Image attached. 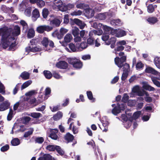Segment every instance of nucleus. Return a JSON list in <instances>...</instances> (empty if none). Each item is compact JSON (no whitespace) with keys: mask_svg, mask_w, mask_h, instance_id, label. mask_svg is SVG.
<instances>
[{"mask_svg":"<svg viewBox=\"0 0 160 160\" xmlns=\"http://www.w3.org/2000/svg\"><path fill=\"white\" fill-rule=\"evenodd\" d=\"M45 3L42 0H38L37 3L38 6L40 7H42L44 6Z\"/></svg>","mask_w":160,"mask_h":160,"instance_id":"nucleus-57","label":"nucleus"},{"mask_svg":"<svg viewBox=\"0 0 160 160\" xmlns=\"http://www.w3.org/2000/svg\"><path fill=\"white\" fill-rule=\"evenodd\" d=\"M118 107L119 109L122 110H124L126 108V106L125 104H122L121 105L118 104Z\"/></svg>","mask_w":160,"mask_h":160,"instance_id":"nucleus-63","label":"nucleus"},{"mask_svg":"<svg viewBox=\"0 0 160 160\" xmlns=\"http://www.w3.org/2000/svg\"><path fill=\"white\" fill-rule=\"evenodd\" d=\"M33 131V129L32 128H30L29 130L25 132L24 133V137L26 138L29 136V135H31Z\"/></svg>","mask_w":160,"mask_h":160,"instance_id":"nucleus-42","label":"nucleus"},{"mask_svg":"<svg viewBox=\"0 0 160 160\" xmlns=\"http://www.w3.org/2000/svg\"><path fill=\"white\" fill-rule=\"evenodd\" d=\"M20 23L23 27V29L25 30V32H26L28 29V26L27 23L24 20H21Z\"/></svg>","mask_w":160,"mask_h":160,"instance_id":"nucleus-24","label":"nucleus"},{"mask_svg":"<svg viewBox=\"0 0 160 160\" xmlns=\"http://www.w3.org/2000/svg\"><path fill=\"white\" fill-rule=\"evenodd\" d=\"M145 72L147 73H151L155 75L158 74V73L154 69L150 67H148L146 68L145 70Z\"/></svg>","mask_w":160,"mask_h":160,"instance_id":"nucleus-13","label":"nucleus"},{"mask_svg":"<svg viewBox=\"0 0 160 160\" xmlns=\"http://www.w3.org/2000/svg\"><path fill=\"white\" fill-rule=\"evenodd\" d=\"M56 151L58 152V153L61 155L62 156L63 155L64 152V151H63L60 148V147L58 146H56Z\"/></svg>","mask_w":160,"mask_h":160,"instance_id":"nucleus-48","label":"nucleus"},{"mask_svg":"<svg viewBox=\"0 0 160 160\" xmlns=\"http://www.w3.org/2000/svg\"><path fill=\"white\" fill-rule=\"evenodd\" d=\"M129 99V96L127 94L125 93L123 95V96L122 99V101L124 102H126Z\"/></svg>","mask_w":160,"mask_h":160,"instance_id":"nucleus-58","label":"nucleus"},{"mask_svg":"<svg viewBox=\"0 0 160 160\" xmlns=\"http://www.w3.org/2000/svg\"><path fill=\"white\" fill-rule=\"evenodd\" d=\"M54 4L58 7L59 10L62 12L67 11V8L66 6L63 4L61 0H56L54 1Z\"/></svg>","mask_w":160,"mask_h":160,"instance_id":"nucleus-5","label":"nucleus"},{"mask_svg":"<svg viewBox=\"0 0 160 160\" xmlns=\"http://www.w3.org/2000/svg\"><path fill=\"white\" fill-rule=\"evenodd\" d=\"M40 14L39 10L36 8L33 10L32 12V17L34 21H35L39 17Z\"/></svg>","mask_w":160,"mask_h":160,"instance_id":"nucleus-10","label":"nucleus"},{"mask_svg":"<svg viewBox=\"0 0 160 160\" xmlns=\"http://www.w3.org/2000/svg\"><path fill=\"white\" fill-rule=\"evenodd\" d=\"M39 49L36 47L29 46L26 48V51L28 52H35L39 51Z\"/></svg>","mask_w":160,"mask_h":160,"instance_id":"nucleus-15","label":"nucleus"},{"mask_svg":"<svg viewBox=\"0 0 160 160\" xmlns=\"http://www.w3.org/2000/svg\"><path fill=\"white\" fill-rule=\"evenodd\" d=\"M78 59L75 58H69L68 59V62L70 64H72L74 66V64L77 62Z\"/></svg>","mask_w":160,"mask_h":160,"instance_id":"nucleus-29","label":"nucleus"},{"mask_svg":"<svg viewBox=\"0 0 160 160\" xmlns=\"http://www.w3.org/2000/svg\"><path fill=\"white\" fill-rule=\"evenodd\" d=\"M36 93V92L34 90H32L25 93L26 96H31L33 95Z\"/></svg>","mask_w":160,"mask_h":160,"instance_id":"nucleus-64","label":"nucleus"},{"mask_svg":"<svg viewBox=\"0 0 160 160\" xmlns=\"http://www.w3.org/2000/svg\"><path fill=\"white\" fill-rule=\"evenodd\" d=\"M30 116L34 118H38L41 116V114L40 113L33 112L31 114Z\"/></svg>","mask_w":160,"mask_h":160,"instance_id":"nucleus-43","label":"nucleus"},{"mask_svg":"<svg viewBox=\"0 0 160 160\" xmlns=\"http://www.w3.org/2000/svg\"><path fill=\"white\" fill-rule=\"evenodd\" d=\"M79 30L77 27H75L72 28V32L74 37L78 36L79 33Z\"/></svg>","mask_w":160,"mask_h":160,"instance_id":"nucleus-22","label":"nucleus"},{"mask_svg":"<svg viewBox=\"0 0 160 160\" xmlns=\"http://www.w3.org/2000/svg\"><path fill=\"white\" fill-rule=\"evenodd\" d=\"M42 101V100H41L38 102H37L36 99L35 98H33L31 99L30 102L31 104H33L35 105H36Z\"/></svg>","mask_w":160,"mask_h":160,"instance_id":"nucleus-53","label":"nucleus"},{"mask_svg":"<svg viewBox=\"0 0 160 160\" xmlns=\"http://www.w3.org/2000/svg\"><path fill=\"white\" fill-rule=\"evenodd\" d=\"M76 7L79 9L86 10L88 8V6L83 3H80L76 5Z\"/></svg>","mask_w":160,"mask_h":160,"instance_id":"nucleus-18","label":"nucleus"},{"mask_svg":"<svg viewBox=\"0 0 160 160\" xmlns=\"http://www.w3.org/2000/svg\"><path fill=\"white\" fill-rule=\"evenodd\" d=\"M43 153H41V156L43 155L44 160H51V157L49 154H45L43 155Z\"/></svg>","mask_w":160,"mask_h":160,"instance_id":"nucleus-56","label":"nucleus"},{"mask_svg":"<svg viewBox=\"0 0 160 160\" xmlns=\"http://www.w3.org/2000/svg\"><path fill=\"white\" fill-rule=\"evenodd\" d=\"M72 39V37L71 34H67L64 37V40L66 42H69Z\"/></svg>","mask_w":160,"mask_h":160,"instance_id":"nucleus-19","label":"nucleus"},{"mask_svg":"<svg viewBox=\"0 0 160 160\" xmlns=\"http://www.w3.org/2000/svg\"><path fill=\"white\" fill-rule=\"evenodd\" d=\"M62 116V112H58L57 113L55 114L53 117V119L55 121H57L61 118Z\"/></svg>","mask_w":160,"mask_h":160,"instance_id":"nucleus-21","label":"nucleus"},{"mask_svg":"<svg viewBox=\"0 0 160 160\" xmlns=\"http://www.w3.org/2000/svg\"><path fill=\"white\" fill-rule=\"evenodd\" d=\"M144 66V64L141 61L138 62L136 64L137 69H142Z\"/></svg>","mask_w":160,"mask_h":160,"instance_id":"nucleus-38","label":"nucleus"},{"mask_svg":"<svg viewBox=\"0 0 160 160\" xmlns=\"http://www.w3.org/2000/svg\"><path fill=\"white\" fill-rule=\"evenodd\" d=\"M102 28L105 31L107 32H108V33H110V32L112 28L106 25H103L102 26Z\"/></svg>","mask_w":160,"mask_h":160,"instance_id":"nucleus-59","label":"nucleus"},{"mask_svg":"<svg viewBox=\"0 0 160 160\" xmlns=\"http://www.w3.org/2000/svg\"><path fill=\"white\" fill-rule=\"evenodd\" d=\"M50 24L51 25L56 27H58L60 26L61 22L62 19L60 17H57L55 18L52 20H49Z\"/></svg>","mask_w":160,"mask_h":160,"instance_id":"nucleus-6","label":"nucleus"},{"mask_svg":"<svg viewBox=\"0 0 160 160\" xmlns=\"http://www.w3.org/2000/svg\"><path fill=\"white\" fill-rule=\"evenodd\" d=\"M42 43L45 48H46L45 49L47 51L50 50L54 46L53 42L51 41H49L48 38H43Z\"/></svg>","mask_w":160,"mask_h":160,"instance_id":"nucleus-4","label":"nucleus"},{"mask_svg":"<svg viewBox=\"0 0 160 160\" xmlns=\"http://www.w3.org/2000/svg\"><path fill=\"white\" fill-rule=\"evenodd\" d=\"M148 11L149 13L152 12L154 10V7L152 4L149 5L148 7Z\"/></svg>","mask_w":160,"mask_h":160,"instance_id":"nucleus-50","label":"nucleus"},{"mask_svg":"<svg viewBox=\"0 0 160 160\" xmlns=\"http://www.w3.org/2000/svg\"><path fill=\"white\" fill-rule=\"evenodd\" d=\"M82 63L80 62L79 60L78 59L77 62H76L74 64L73 67L76 68H79L82 67Z\"/></svg>","mask_w":160,"mask_h":160,"instance_id":"nucleus-36","label":"nucleus"},{"mask_svg":"<svg viewBox=\"0 0 160 160\" xmlns=\"http://www.w3.org/2000/svg\"><path fill=\"white\" fill-rule=\"evenodd\" d=\"M138 95L139 96H143L144 95L148 96V92L143 90H141L140 89L137 93Z\"/></svg>","mask_w":160,"mask_h":160,"instance_id":"nucleus-31","label":"nucleus"},{"mask_svg":"<svg viewBox=\"0 0 160 160\" xmlns=\"http://www.w3.org/2000/svg\"><path fill=\"white\" fill-rule=\"evenodd\" d=\"M88 34V31H85L84 30H82L80 31V35L81 38H83L86 39L87 37H86V35Z\"/></svg>","mask_w":160,"mask_h":160,"instance_id":"nucleus-37","label":"nucleus"},{"mask_svg":"<svg viewBox=\"0 0 160 160\" xmlns=\"http://www.w3.org/2000/svg\"><path fill=\"white\" fill-rule=\"evenodd\" d=\"M73 22L81 29H83L86 25V24L84 22H82L78 18L74 19Z\"/></svg>","mask_w":160,"mask_h":160,"instance_id":"nucleus-7","label":"nucleus"},{"mask_svg":"<svg viewBox=\"0 0 160 160\" xmlns=\"http://www.w3.org/2000/svg\"><path fill=\"white\" fill-rule=\"evenodd\" d=\"M11 143L13 146H17L20 143V141L18 138H15L11 141Z\"/></svg>","mask_w":160,"mask_h":160,"instance_id":"nucleus-33","label":"nucleus"},{"mask_svg":"<svg viewBox=\"0 0 160 160\" xmlns=\"http://www.w3.org/2000/svg\"><path fill=\"white\" fill-rule=\"evenodd\" d=\"M35 35V32L32 28H30L29 30L28 33V36L29 38H33Z\"/></svg>","mask_w":160,"mask_h":160,"instance_id":"nucleus-27","label":"nucleus"},{"mask_svg":"<svg viewBox=\"0 0 160 160\" xmlns=\"http://www.w3.org/2000/svg\"><path fill=\"white\" fill-rule=\"evenodd\" d=\"M116 38L113 37L111 38L109 41L106 42V44L107 45H109L111 43H115L116 41Z\"/></svg>","mask_w":160,"mask_h":160,"instance_id":"nucleus-45","label":"nucleus"},{"mask_svg":"<svg viewBox=\"0 0 160 160\" xmlns=\"http://www.w3.org/2000/svg\"><path fill=\"white\" fill-rule=\"evenodd\" d=\"M56 66L58 68L66 69L68 66V64L65 61H62L57 63Z\"/></svg>","mask_w":160,"mask_h":160,"instance_id":"nucleus-9","label":"nucleus"},{"mask_svg":"<svg viewBox=\"0 0 160 160\" xmlns=\"http://www.w3.org/2000/svg\"><path fill=\"white\" fill-rule=\"evenodd\" d=\"M4 29L5 30V31L7 32V31H8L9 33L10 34V36L14 38V39L12 40L10 42V44L9 45L10 48H11L12 47L15 46V44L13 43V42H15V38H14V36H17L20 34V28L18 26H14L12 34L11 32L12 30L11 28H9L7 30H6L5 28H4Z\"/></svg>","mask_w":160,"mask_h":160,"instance_id":"nucleus-2","label":"nucleus"},{"mask_svg":"<svg viewBox=\"0 0 160 160\" xmlns=\"http://www.w3.org/2000/svg\"><path fill=\"white\" fill-rule=\"evenodd\" d=\"M44 74L45 77L48 79L50 78L52 75L51 72L48 71H45L43 72Z\"/></svg>","mask_w":160,"mask_h":160,"instance_id":"nucleus-34","label":"nucleus"},{"mask_svg":"<svg viewBox=\"0 0 160 160\" xmlns=\"http://www.w3.org/2000/svg\"><path fill=\"white\" fill-rule=\"evenodd\" d=\"M29 73L26 72H24L21 73L20 76L23 79L26 80L29 78Z\"/></svg>","mask_w":160,"mask_h":160,"instance_id":"nucleus-26","label":"nucleus"},{"mask_svg":"<svg viewBox=\"0 0 160 160\" xmlns=\"http://www.w3.org/2000/svg\"><path fill=\"white\" fill-rule=\"evenodd\" d=\"M151 79L155 85L158 87H160V82L158 81L155 78L152 77L151 78Z\"/></svg>","mask_w":160,"mask_h":160,"instance_id":"nucleus-49","label":"nucleus"},{"mask_svg":"<svg viewBox=\"0 0 160 160\" xmlns=\"http://www.w3.org/2000/svg\"><path fill=\"white\" fill-rule=\"evenodd\" d=\"M101 8H95L94 9L89 8H88L86 10V13L88 17H92L94 13V11L100 10Z\"/></svg>","mask_w":160,"mask_h":160,"instance_id":"nucleus-8","label":"nucleus"},{"mask_svg":"<svg viewBox=\"0 0 160 160\" xmlns=\"http://www.w3.org/2000/svg\"><path fill=\"white\" fill-rule=\"evenodd\" d=\"M35 141L39 143H41L44 141V139L42 137H37L36 138Z\"/></svg>","mask_w":160,"mask_h":160,"instance_id":"nucleus-60","label":"nucleus"},{"mask_svg":"<svg viewBox=\"0 0 160 160\" xmlns=\"http://www.w3.org/2000/svg\"><path fill=\"white\" fill-rule=\"evenodd\" d=\"M2 34L1 44L3 48L6 49L10 44V42L14 38L10 36L8 31H5L4 28H0V35Z\"/></svg>","mask_w":160,"mask_h":160,"instance_id":"nucleus-1","label":"nucleus"},{"mask_svg":"<svg viewBox=\"0 0 160 160\" xmlns=\"http://www.w3.org/2000/svg\"><path fill=\"white\" fill-rule=\"evenodd\" d=\"M37 30L38 32L39 33H42L45 31L44 25L40 26L37 28Z\"/></svg>","mask_w":160,"mask_h":160,"instance_id":"nucleus-39","label":"nucleus"},{"mask_svg":"<svg viewBox=\"0 0 160 160\" xmlns=\"http://www.w3.org/2000/svg\"><path fill=\"white\" fill-rule=\"evenodd\" d=\"M119 56H122L120 58L123 61H126V56L124 55V53L123 52H120L118 53Z\"/></svg>","mask_w":160,"mask_h":160,"instance_id":"nucleus-54","label":"nucleus"},{"mask_svg":"<svg viewBox=\"0 0 160 160\" xmlns=\"http://www.w3.org/2000/svg\"><path fill=\"white\" fill-rule=\"evenodd\" d=\"M120 112V110L119 109L118 107L114 108L112 110V113L115 115H117Z\"/></svg>","mask_w":160,"mask_h":160,"instance_id":"nucleus-40","label":"nucleus"},{"mask_svg":"<svg viewBox=\"0 0 160 160\" xmlns=\"http://www.w3.org/2000/svg\"><path fill=\"white\" fill-rule=\"evenodd\" d=\"M24 14L27 17H30L31 15V11L30 9L29 8H26Z\"/></svg>","mask_w":160,"mask_h":160,"instance_id":"nucleus-55","label":"nucleus"},{"mask_svg":"<svg viewBox=\"0 0 160 160\" xmlns=\"http://www.w3.org/2000/svg\"><path fill=\"white\" fill-rule=\"evenodd\" d=\"M144 88L146 90L149 91H153L155 90L154 88L148 84H146L144 86Z\"/></svg>","mask_w":160,"mask_h":160,"instance_id":"nucleus-41","label":"nucleus"},{"mask_svg":"<svg viewBox=\"0 0 160 160\" xmlns=\"http://www.w3.org/2000/svg\"><path fill=\"white\" fill-rule=\"evenodd\" d=\"M68 31V30L64 28H61L59 32L56 30L52 33V36L54 37H57L59 39L62 38L63 35Z\"/></svg>","mask_w":160,"mask_h":160,"instance_id":"nucleus-3","label":"nucleus"},{"mask_svg":"<svg viewBox=\"0 0 160 160\" xmlns=\"http://www.w3.org/2000/svg\"><path fill=\"white\" fill-rule=\"evenodd\" d=\"M154 64L158 68H160V58L158 57H156L154 59Z\"/></svg>","mask_w":160,"mask_h":160,"instance_id":"nucleus-32","label":"nucleus"},{"mask_svg":"<svg viewBox=\"0 0 160 160\" xmlns=\"http://www.w3.org/2000/svg\"><path fill=\"white\" fill-rule=\"evenodd\" d=\"M147 21L150 24H154L158 21L157 18L155 17H152L148 18Z\"/></svg>","mask_w":160,"mask_h":160,"instance_id":"nucleus-20","label":"nucleus"},{"mask_svg":"<svg viewBox=\"0 0 160 160\" xmlns=\"http://www.w3.org/2000/svg\"><path fill=\"white\" fill-rule=\"evenodd\" d=\"M124 49V47L120 45V46H118L115 49V50L116 51L115 52V53L116 54H118V53L116 51H122Z\"/></svg>","mask_w":160,"mask_h":160,"instance_id":"nucleus-62","label":"nucleus"},{"mask_svg":"<svg viewBox=\"0 0 160 160\" xmlns=\"http://www.w3.org/2000/svg\"><path fill=\"white\" fill-rule=\"evenodd\" d=\"M126 34V32L122 30L118 29L116 37L120 38L125 36Z\"/></svg>","mask_w":160,"mask_h":160,"instance_id":"nucleus-14","label":"nucleus"},{"mask_svg":"<svg viewBox=\"0 0 160 160\" xmlns=\"http://www.w3.org/2000/svg\"><path fill=\"white\" fill-rule=\"evenodd\" d=\"M82 13V11L78 10L77 11H75L72 12L70 14L72 16H80Z\"/></svg>","mask_w":160,"mask_h":160,"instance_id":"nucleus-44","label":"nucleus"},{"mask_svg":"<svg viewBox=\"0 0 160 160\" xmlns=\"http://www.w3.org/2000/svg\"><path fill=\"white\" fill-rule=\"evenodd\" d=\"M114 61L115 64L120 68L123 66V62H125L123 61L118 57H116L115 58Z\"/></svg>","mask_w":160,"mask_h":160,"instance_id":"nucleus-12","label":"nucleus"},{"mask_svg":"<svg viewBox=\"0 0 160 160\" xmlns=\"http://www.w3.org/2000/svg\"><path fill=\"white\" fill-rule=\"evenodd\" d=\"M32 82L31 80L27 81L24 82L22 86L21 89L22 90L28 87L32 83Z\"/></svg>","mask_w":160,"mask_h":160,"instance_id":"nucleus-23","label":"nucleus"},{"mask_svg":"<svg viewBox=\"0 0 160 160\" xmlns=\"http://www.w3.org/2000/svg\"><path fill=\"white\" fill-rule=\"evenodd\" d=\"M69 46L70 48L72 51L74 52L76 51V49L75 46L72 43H70L69 45Z\"/></svg>","mask_w":160,"mask_h":160,"instance_id":"nucleus-61","label":"nucleus"},{"mask_svg":"<svg viewBox=\"0 0 160 160\" xmlns=\"http://www.w3.org/2000/svg\"><path fill=\"white\" fill-rule=\"evenodd\" d=\"M129 68V65L127 63H125L123 65V72H128L130 70Z\"/></svg>","mask_w":160,"mask_h":160,"instance_id":"nucleus-47","label":"nucleus"},{"mask_svg":"<svg viewBox=\"0 0 160 160\" xmlns=\"http://www.w3.org/2000/svg\"><path fill=\"white\" fill-rule=\"evenodd\" d=\"M49 13L48 10L46 8H44L42 11V15L44 18H47Z\"/></svg>","mask_w":160,"mask_h":160,"instance_id":"nucleus-28","label":"nucleus"},{"mask_svg":"<svg viewBox=\"0 0 160 160\" xmlns=\"http://www.w3.org/2000/svg\"><path fill=\"white\" fill-rule=\"evenodd\" d=\"M140 88L138 86H136L132 88V92L130 93V97H132V93H137L140 90Z\"/></svg>","mask_w":160,"mask_h":160,"instance_id":"nucleus-25","label":"nucleus"},{"mask_svg":"<svg viewBox=\"0 0 160 160\" xmlns=\"http://www.w3.org/2000/svg\"><path fill=\"white\" fill-rule=\"evenodd\" d=\"M13 117V111L12 109H10L9 112L7 116V120L10 121L11 120Z\"/></svg>","mask_w":160,"mask_h":160,"instance_id":"nucleus-52","label":"nucleus"},{"mask_svg":"<svg viewBox=\"0 0 160 160\" xmlns=\"http://www.w3.org/2000/svg\"><path fill=\"white\" fill-rule=\"evenodd\" d=\"M111 24L113 25L120 26L122 24V23L119 19H114L111 21Z\"/></svg>","mask_w":160,"mask_h":160,"instance_id":"nucleus-17","label":"nucleus"},{"mask_svg":"<svg viewBox=\"0 0 160 160\" xmlns=\"http://www.w3.org/2000/svg\"><path fill=\"white\" fill-rule=\"evenodd\" d=\"M65 139L68 142H71L74 138L73 136L69 133H67L64 136Z\"/></svg>","mask_w":160,"mask_h":160,"instance_id":"nucleus-16","label":"nucleus"},{"mask_svg":"<svg viewBox=\"0 0 160 160\" xmlns=\"http://www.w3.org/2000/svg\"><path fill=\"white\" fill-rule=\"evenodd\" d=\"M87 47L88 44L86 42H83L80 44L79 49H80V50H82L86 48Z\"/></svg>","mask_w":160,"mask_h":160,"instance_id":"nucleus-35","label":"nucleus"},{"mask_svg":"<svg viewBox=\"0 0 160 160\" xmlns=\"http://www.w3.org/2000/svg\"><path fill=\"white\" fill-rule=\"evenodd\" d=\"M46 149L50 151H53L56 149V146L53 145H49L46 147Z\"/></svg>","mask_w":160,"mask_h":160,"instance_id":"nucleus-46","label":"nucleus"},{"mask_svg":"<svg viewBox=\"0 0 160 160\" xmlns=\"http://www.w3.org/2000/svg\"><path fill=\"white\" fill-rule=\"evenodd\" d=\"M108 14L107 13H100L98 14L97 17V18L100 20H104L105 19L106 17V16Z\"/></svg>","mask_w":160,"mask_h":160,"instance_id":"nucleus-30","label":"nucleus"},{"mask_svg":"<svg viewBox=\"0 0 160 160\" xmlns=\"http://www.w3.org/2000/svg\"><path fill=\"white\" fill-rule=\"evenodd\" d=\"M141 113V112L138 111L135 112L133 114L132 117L134 119H136L138 118Z\"/></svg>","mask_w":160,"mask_h":160,"instance_id":"nucleus-51","label":"nucleus"},{"mask_svg":"<svg viewBox=\"0 0 160 160\" xmlns=\"http://www.w3.org/2000/svg\"><path fill=\"white\" fill-rule=\"evenodd\" d=\"M8 101H5L0 105V111H3L8 108L10 105Z\"/></svg>","mask_w":160,"mask_h":160,"instance_id":"nucleus-11","label":"nucleus"}]
</instances>
